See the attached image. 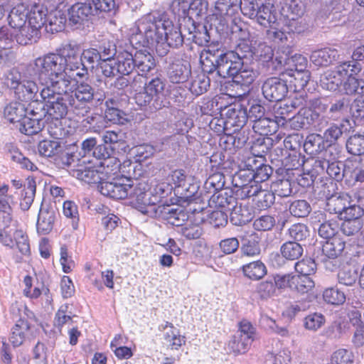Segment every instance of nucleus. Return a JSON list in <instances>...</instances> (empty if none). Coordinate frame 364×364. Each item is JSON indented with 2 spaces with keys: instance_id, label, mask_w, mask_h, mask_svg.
<instances>
[{
  "instance_id": "0eeeda50",
  "label": "nucleus",
  "mask_w": 364,
  "mask_h": 364,
  "mask_svg": "<svg viewBox=\"0 0 364 364\" xmlns=\"http://www.w3.org/2000/svg\"><path fill=\"white\" fill-rule=\"evenodd\" d=\"M240 174L234 177L233 181L235 183V186L238 188L236 191V196L241 199L255 196L256 205L257 208L262 210L267 209L273 204L274 200V196L272 193L262 190L260 185L257 184H243L237 181L240 179Z\"/></svg>"
},
{
  "instance_id": "f03ea898",
  "label": "nucleus",
  "mask_w": 364,
  "mask_h": 364,
  "mask_svg": "<svg viewBox=\"0 0 364 364\" xmlns=\"http://www.w3.org/2000/svg\"><path fill=\"white\" fill-rule=\"evenodd\" d=\"M172 186L166 181H153L151 186L144 181L136 183L134 196L136 205L144 214L153 217L165 218L172 213L173 209L169 205H159L162 199L172 191Z\"/></svg>"
},
{
  "instance_id": "680f3d73",
  "label": "nucleus",
  "mask_w": 364,
  "mask_h": 364,
  "mask_svg": "<svg viewBox=\"0 0 364 364\" xmlns=\"http://www.w3.org/2000/svg\"><path fill=\"white\" fill-rule=\"evenodd\" d=\"M251 344L248 343V340L245 341L241 336L235 334L229 341L228 347L231 352L235 354H240L247 352Z\"/></svg>"
},
{
  "instance_id": "c85d7f7f",
  "label": "nucleus",
  "mask_w": 364,
  "mask_h": 364,
  "mask_svg": "<svg viewBox=\"0 0 364 364\" xmlns=\"http://www.w3.org/2000/svg\"><path fill=\"white\" fill-rule=\"evenodd\" d=\"M230 221L235 225H243L252 219V213L250 208L242 203L235 200V205L229 210Z\"/></svg>"
},
{
  "instance_id": "e2e57ef3",
  "label": "nucleus",
  "mask_w": 364,
  "mask_h": 364,
  "mask_svg": "<svg viewBox=\"0 0 364 364\" xmlns=\"http://www.w3.org/2000/svg\"><path fill=\"white\" fill-rule=\"evenodd\" d=\"M14 237L19 252L24 256L29 255L31 252L30 245L26 233L22 230H16Z\"/></svg>"
},
{
  "instance_id": "09e8293b",
  "label": "nucleus",
  "mask_w": 364,
  "mask_h": 364,
  "mask_svg": "<svg viewBox=\"0 0 364 364\" xmlns=\"http://www.w3.org/2000/svg\"><path fill=\"white\" fill-rule=\"evenodd\" d=\"M314 285V282L310 277L294 275L292 290L301 294H308L313 289Z\"/></svg>"
},
{
  "instance_id": "603ef678",
  "label": "nucleus",
  "mask_w": 364,
  "mask_h": 364,
  "mask_svg": "<svg viewBox=\"0 0 364 364\" xmlns=\"http://www.w3.org/2000/svg\"><path fill=\"white\" fill-rule=\"evenodd\" d=\"M164 37L166 38V54L168 51V48L170 47H178L181 46L183 42V36L177 27H175L172 23V28L166 30V33L164 34Z\"/></svg>"
},
{
  "instance_id": "4468645a",
  "label": "nucleus",
  "mask_w": 364,
  "mask_h": 364,
  "mask_svg": "<svg viewBox=\"0 0 364 364\" xmlns=\"http://www.w3.org/2000/svg\"><path fill=\"white\" fill-rule=\"evenodd\" d=\"M288 92V87L284 80L271 77L267 79L262 85L264 97L269 101H280Z\"/></svg>"
},
{
  "instance_id": "2f4dec72",
  "label": "nucleus",
  "mask_w": 364,
  "mask_h": 364,
  "mask_svg": "<svg viewBox=\"0 0 364 364\" xmlns=\"http://www.w3.org/2000/svg\"><path fill=\"white\" fill-rule=\"evenodd\" d=\"M133 56L135 68H137L141 75L149 72L155 66L153 56L146 50H136Z\"/></svg>"
},
{
  "instance_id": "6ab92c4d",
  "label": "nucleus",
  "mask_w": 364,
  "mask_h": 364,
  "mask_svg": "<svg viewBox=\"0 0 364 364\" xmlns=\"http://www.w3.org/2000/svg\"><path fill=\"white\" fill-rule=\"evenodd\" d=\"M336 154H333L332 148L327 149L323 154V160L316 161V166H319L321 170H326V173L332 178L339 180L343 176L341 168L334 161Z\"/></svg>"
},
{
  "instance_id": "e433bc0d",
  "label": "nucleus",
  "mask_w": 364,
  "mask_h": 364,
  "mask_svg": "<svg viewBox=\"0 0 364 364\" xmlns=\"http://www.w3.org/2000/svg\"><path fill=\"white\" fill-rule=\"evenodd\" d=\"M304 149L306 151L311 154H316L328 149V146L324 141L323 138L320 134H310L307 136L304 142Z\"/></svg>"
},
{
  "instance_id": "1a4fd4ad",
  "label": "nucleus",
  "mask_w": 364,
  "mask_h": 364,
  "mask_svg": "<svg viewBox=\"0 0 364 364\" xmlns=\"http://www.w3.org/2000/svg\"><path fill=\"white\" fill-rule=\"evenodd\" d=\"M121 181H103L99 185L100 193L107 197L114 199H124L129 196L136 199L134 196V186L136 183H124V179Z\"/></svg>"
},
{
  "instance_id": "3c124183",
  "label": "nucleus",
  "mask_w": 364,
  "mask_h": 364,
  "mask_svg": "<svg viewBox=\"0 0 364 364\" xmlns=\"http://www.w3.org/2000/svg\"><path fill=\"white\" fill-rule=\"evenodd\" d=\"M281 253L287 259H297L302 255L303 247L297 242H287L282 246Z\"/></svg>"
},
{
  "instance_id": "69168bd1",
  "label": "nucleus",
  "mask_w": 364,
  "mask_h": 364,
  "mask_svg": "<svg viewBox=\"0 0 364 364\" xmlns=\"http://www.w3.org/2000/svg\"><path fill=\"white\" fill-rule=\"evenodd\" d=\"M342 127L341 126L333 124L330 126L323 133L322 136L328 146V149L332 148V151L335 150L331 144H334L338 139L342 135Z\"/></svg>"
},
{
  "instance_id": "39448f33",
  "label": "nucleus",
  "mask_w": 364,
  "mask_h": 364,
  "mask_svg": "<svg viewBox=\"0 0 364 364\" xmlns=\"http://www.w3.org/2000/svg\"><path fill=\"white\" fill-rule=\"evenodd\" d=\"M242 13L264 27L277 21V11L272 0H240Z\"/></svg>"
},
{
  "instance_id": "a18cd8bd",
  "label": "nucleus",
  "mask_w": 364,
  "mask_h": 364,
  "mask_svg": "<svg viewBox=\"0 0 364 364\" xmlns=\"http://www.w3.org/2000/svg\"><path fill=\"white\" fill-rule=\"evenodd\" d=\"M242 271L247 277L255 280L262 278L267 273L265 265L260 261H255L244 265Z\"/></svg>"
},
{
  "instance_id": "a878e982",
  "label": "nucleus",
  "mask_w": 364,
  "mask_h": 364,
  "mask_svg": "<svg viewBox=\"0 0 364 364\" xmlns=\"http://www.w3.org/2000/svg\"><path fill=\"white\" fill-rule=\"evenodd\" d=\"M236 198L228 191H218L210 198L209 204L217 208L229 212L235 205Z\"/></svg>"
},
{
  "instance_id": "412c9836",
  "label": "nucleus",
  "mask_w": 364,
  "mask_h": 364,
  "mask_svg": "<svg viewBox=\"0 0 364 364\" xmlns=\"http://www.w3.org/2000/svg\"><path fill=\"white\" fill-rule=\"evenodd\" d=\"M216 16L223 18L225 23L233 22L232 17L237 14L239 9L238 0H218L215 6Z\"/></svg>"
},
{
  "instance_id": "a19ab883",
  "label": "nucleus",
  "mask_w": 364,
  "mask_h": 364,
  "mask_svg": "<svg viewBox=\"0 0 364 364\" xmlns=\"http://www.w3.org/2000/svg\"><path fill=\"white\" fill-rule=\"evenodd\" d=\"M285 75L291 77L289 82L294 85L295 90L304 89L310 79V73L307 70H290L283 75Z\"/></svg>"
},
{
  "instance_id": "c9c22d12",
  "label": "nucleus",
  "mask_w": 364,
  "mask_h": 364,
  "mask_svg": "<svg viewBox=\"0 0 364 364\" xmlns=\"http://www.w3.org/2000/svg\"><path fill=\"white\" fill-rule=\"evenodd\" d=\"M345 248V242L340 237L328 240L323 245V253L329 259L339 257Z\"/></svg>"
},
{
  "instance_id": "5701e85b",
  "label": "nucleus",
  "mask_w": 364,
  "mask_h": 364,
  "mask_svg": "<svg viewBox=\"0 0 364 364\" xmlns=\"http://www.w3.org/2000/svg\"><path fill=\"white\" fill-rule=\"evenodd\" d=\"M47 9L40 4H34L28 9V25L38 31L46 22Z\"/></svg>"
},
{
  "instance_id": "c756f323",
  "label": "nucleus",
  "mask_w": 364,
  "mask_h": 364,
  "mask_svg": "<svg viewBox=\"0 0 364 364\" xmlns=\"http://www.w3.org/2000/svg\"><path fill=\"white\" fill-rule=\"evenodd\" d=\"M26 114L25 105L19 102H10L4 109V117L11 123L20 122Z\"/></svg>"
},
{
  "instance_id": "13d9d810",
  "label": "nucleus",
  "mask_w": 364,
  "mask_h": 364,
  "mask_svg": "<svg viewBox=\"0 0 364 364\" xmlns=\"http://www.w3.org/2000/svg\"><path fill=\"white\" fill-rule=\"evenodd\" d=\"M338 278L340 284L351 286L356 282L357 272L353 267L346 265L339 271Z\"/></svg>"
},
{
  "instance_id": "4be33fe9",
  "label": "nucleus",
  "mask_w": 364,
  "mask_h": 364,
  "mask_svg": "<svg viewBox=\"0 0 364 364\" xmlns=\"http://www.w3.org/2000/svg\"><path fill=\"white\" fill-rule=\"evenodd\" d=\"M16 40V32L11 27L3 26L0 28V62H6L13 53L8 48H11Z\"/></svg>"
},
{
  "instance_id": "37998d69",
  "label": "nucleus",
  "mask_w": 364,
  "mask_h": 364,
  "mask_svg": "<svg viewBox=\"0 0 364 364\" xmlns=\"http://www.w3.org/2000/svg\"><path fill=\"white\" fill-rule=\"evenodd\" d=\"M118 172L124 176L126 182H130L129 178H137L141 175V166L136 161L132 163L130 159H126L122 163L119 162Z\"/></svg>"
},
{
  "instance_id": "b1692460",
  "label": "nucleus",
  "mask_w": 364,
  "mask_h": 364,
  "mask_svg": "<svg viewBox=\"0 0 364 364\" xmlns=\"http://www.w3.org/2000/svg\"><path fill=\"white\" fill-rule=\"evenodd\" d=\"M284 121H286V119L283 117L278 119L277 117L271 119L262 117L253 124L252 128L255 132L260 135H269L277 132L280 122L282 125L284 124Z\"/></svg>"
},
{
  "instance_id": "20e7f679",
  "label": "nucleus",
  "mask_w": 364,
  "mask_h": 364,
  "mask_svg": "<svg viewBox=\"0 0 364 364\" xmlns=\"http://www.w3.org/2000/svg\"><path fill=\"white\" fill-rule=\"evenodd\" d=\"M218 55L215 59V63L210 59V56L215 55V52L208 48L202 52L200 55V63L203 69L207 72H212L216 70L218 74L222 77H232L242 67V57L240 53L235 51H228L225 53L218 50Z\"/></svg>"
},
{
  "instance_id": "4c0bfd02",
  "label": "nucleus",
  "mask_w": 364,
  "mask_h": 364,
  "mask_svg": "<svg viewBox=\"0 0 364 364\" xmlns=\"http://www.w3.org/2000/svg\"><path fill=\"white\" fill-rule=\"evenodd\" d=\"M7 154L11 159L18 164L22 168L30 171H35L37 167L26 157H25L19 151V149L12 144L6 145Z\"/></svg>"
},
{
  "instance_id": "f3484780",
  "label": "nucleus",
  "mask_w": 364,
  "mask_h": 364,
  "mask_svg": "<svg viewBox=\"0 0 364 364\" xmlns=\"http://www.w3.org/2000/svg\"><path fill=\"white\" fill-rule=\"evenodd\" d=\"M33 336L28 322L23 319H19L11 329L9 341L14 346L17 347L22 345L26 341L30 340Z\"/></svg>"
},
{
  "instance_id": "6e6552de",
  "label": "nucleus",
  "mask_w": 364,
  "mask_h": 364,
  "mask_svg": "<svg viewBox=\"0 0 364 364\" xmlns=\"http://www.w3.org/2000/svg\"><path fill=\"white\" fill-rule=\"evenodd\" d=\"M350 61L343 62L332 70H326L320 79V84L323 89L329 91H339L342 82L345 80L348 68Z\"/></svg>"
},
{
  "instance_id": "bb28decb",
  "label": "nucleus",
  "mask_w": 364,
  "mask_h": 364,
  "mask_svg": "<svg viewBox=\"0 0 364 364\" xmlns=\"http://www.w3.org/2000/svg\"><path fill=\"white\" fill-rule=\"evenodd\" d=\"M338 50L326 48L314 51L310 57L311 61L316 66H327L338 58Z\"/></svg>"
},
{
  "instance_id": "dca6fc26",
  "label": "nucleus",
  "mask_w": 364,
  "mask_h": 364,
  "mask_svg": "<svg viewBox=\"0 0 364 364\" xmlns=\"http://www.w3.org/2000/svg\"><path fill=\"white\" fill-rule=\"evenodd\" d=\"M95 14L90 0L86 3H77L69 10V20L74 25H80L90 20Z\"/></svg>"
},
{
  "instance_id": "864d4df0",
  "label": "nucleus",
  "mask_w": 364,
  "mask_h": 364,
  "mask_svg": "<svg viewBox=\"0 0 364 364\" xmlns=\"http://www.w3.org/2000/svg\"><path fill=\"white\" fill-rule=\"evenodd\" d=\"M346 148L351 154L359 156L364 154V136L355 134L347 141Z\"/></svg>"
},
{
  "instance_id": "7c9ffc66",
  "label": "nucleus",
  "mask_w": 364,
  "mask_h": 364,
  "mask_svg": "<svg viewBox=\"0 0 364 364\" xmlns=\"http://www.w3.org/2000/svg\"><path fill=\"white\" fill-rule=\"evenodd\" d=\"M28 9L23 4L15 6L9 15V26L14 30L19 29L28 25Z\"/></svg>"
},
{
  "instance_id": "2eb2a0df",
  "label": "nucleus",
  "mask_w": 364,
  "mask_h": 364,
  "mask_svg": "<svg viewBox=\"0 0 364 364\" xmlns=\"http://www.w3.org/2000/svg\"><path fill=\"white\" fill-rule=\"evenodd\" d=\"M43 114H38L31 110L28 114L19 122V130L26 135H33L38 133L44 127V121L41 119Z\"/></svg>"
},
{
  "instance_id": "473e14b6",
  "label": "nucleus",
  "mask_w": 364,
  "mask_h": 364,
  "mask_svg": "<svg viewBox=\"0 0 364 364\" xmlns=\"http://www.w3.org/2000/svg\"><path fill=\"white\" fill-rule=\"evenodd\" d=\"M115 65L117 73L122 75H129L135 68L133 55L127 51L120 53L117 56Z\"/></svg>"
},
{
  "instance_id": "49530a36",
  "label": "nucleus",
  "mask_w": 364,
  "mask_h": 364,
  "mask_svg": "<svg viewBox=\"0 0 364 364\" xmlns=\"http://www.w3.org/2000/svg\"><path fill=\"white\" fill-rule=\"evenodd\" d=\"M257 77V72L252 68L242 64V68L232 77V80L237 84L250 85Z\"/></svg>"
},
{
  "instance_id": "bf43d9fd",
  "label": "nucleus",
  "mask_w": 364,
  "mask_h": 364,
  "mask_svg": "<svg viewBox=\"0 0 364 364\" xmlns=\"http://www.w3.org/2000/svg\"><path fill=\"white\" fill-rule=\"evenodd\" d=\"M291 214L295 217L304 218L311 212V206L305 200H295L289 206Z\"/></svg>"
},
{
  "instance_id": "393cba45",
  "label": "nucleus",
  "mask_w": 364,
  "mask_h": 364,
  "mask_svg": "<svg viewBox=\"0 0 364 364\" xmlns=\"http://www.w3.org/2000/svg\"><path fill=\"white\" fill-rule=\"evenodd\" d=\"M55 219V210L42 206L37 221L38 232L43 235L49 233L53 229Z\"/></svg>"
},
{
  "instance_id": "5fc2aeb1",
  "label": "nucleus",
  "mask_w": 364,
  "mask_h": 364,
  "mask_svg": "<svg viewBox=\"0 0 364 364\" xmlns=\"http://www.w3.org/2000/svg\"><path fill=\"white\" fill-rule=\"evenodd\" d=\"M100 165L103 168L101 172L103 173L104 178L105 176H117L118 169L119 167V161L114 157H106L102 161L100 162Z\"/></svg>"
},
{
  "instance_id": "a211bd4d",
  "label": "nucleus",
  "mask_w": 364,
  "mask_h": 364,
  "mask_svg": "<svg viewBox=\"0 0 364 364\" xmlns=\"http://www.w3.org/2000/svg\"><path fill=\"white\" fill-rule=\"evenodd\" d=\"M103 173L95 169L90 164L88 166L80 164L73 171V176L87 183H97L100 185L104 181Z\"/></svg>"
},
{
  "instance_id": "774afa93",
  "label": "nucleus",
  "mask_w": 364,
  "mask_h": 364,
  "mask_svg": "<svg viewBox=\"0 0 364 364\" xmlns=\"http://www.w3.org/2000/svg\"><path fill=\"white\" fill-rule=\"evenodd\" d=\"M353 354L346 349H338L332 355V362L335 364H353Z\"/></svg>"
},
{
  "instance_id": "338daca9",
  "label": "nucleus",
  "mask_w": 364,
  "mask_h": 364,
  "mask_svg": "<svg viewBox=\"0 0 364 364\" xmlns=\"http://www.w3.org/2000/svg\"><path fill=\"white\" fill-rule=\"evenodd\" d=\"M349 101L343 97L335 103L332 104L329 109L328 114L329 117L333 119H337L340 118L343 114L346 112L348 107Z\"/></svg>"
},
{
  "instance_id": "ea45409f",
  "label": "nucleus",
  "mask_w": 364,
  "mask_h": 364,
  "mask_svg": "<svg viewBox=\"0 0 364 364\" xmlns=\"http://www.w3.org/2000/svg\"><path fill=\"white\" fill-rule=\"evenodd\" d=\"M14 31L16 32V41L20 45H28L36 42L40 36V31L30 28L29 25L14 30Z\"/></svg>"
},
{
  "instance_id": "8fccbe9b",
  "label": "nucleus",
  "mask_w": 364,
  "mask_h": 364,
  "mask_svg": "<svg viewBox=\"0 0 364 364\" xmlns=\"http://www.w3.org/2000/svg\"><path fill=\"white\" fill-rule=\"evenodd\" d=\"M36 181L28 179L21 196L20 205L22 210H28L32 204L36 193Z\"/></svg>"
},
{
  "instance_id": "aec40b11",
  "label": "nucleus",
  "mask_w": 364,
  "mask_h": 364,
  "mask_svg": "<svg viewBox=\"0 0 364 364\" xmlns=\"http://www.w3.org/2000/svg\"><path fill=\"white\" fill-rule=\"evenodd\" d=\"M191 75V66L188 63L177 60L169 66L168 76L173 83L186 82Z\"/></svg>"
},
{
  "instance_id": "58836bf2",
  "label": "nucleus",
  "mask_w": 364,
  "mask_h": 364,
  "mask_svg": "<svg viewBox=\"0 0 364 364\" xmlns=\"http://www.w3.org/2000/svg\"><path fill=\"white\" fill-rule=\"evenodd\" d=\"M348 204L349 197L348 195H334L327 198L326 209L331 213L338 214L340 217Z\"/></svg>"
},
{
  "instance_id": "052dcab7",
  "label": "nucleus",
  "mask_w": 364,
  "mask_h": 364,
  "mask_svg": "<svg viewBox=\"0 0 364 364\" xmlns=\"http://www.w3.org/2000/svg\"><path fill=\"white\" fill-rule=\"evenodd\" d=\"M323 296L325 301L333 305H340L346 301L345 294L336 288L326 289Z\"/></svg>"
},
{
  "instance_id": "9b49d317",
  "label": "nucleus",
  "mask_w": 364,
  "mask_h": 364,
  "mask_svg": "<svg viewBox=\"0 0 364 364\" xmlns=\"http://www.w3.org/2000/svg\"><path fill=\"white\" fill-rule=\"evenodd\" d=\"M360 70L361 66L358 63L350 61L346 77L338 92L348 95L362 93L364 90V82L355 77Z\"/></svg>"
},
{
  "instance_id": "423d86ee",
  "label": "nucleus",
  "mask_w": 364,
  "mask_h": 364,
  "mask_svg": "<svg viewBox=\"0 0 364 364\" xmlns=\"http://www.w3.org/2000/svg\"><path fill=\"white\" fill-rule=\"evenodd\" d=\"M311 105V108L301 109L296 115L289 119L292 129H307L310 125L321 127L327 123V121L321 116L327 109V106L318 99L313 100Z\"/></svg>"
},
{
  "instance_id": "c03bdc74",
  "label": "nucleus",
  "mask_w": 364,
  "mask_h": 364,
  "mask_svg": "<svg viewBox=\"0 0 364 364\" xmlns=\"http://www.w3.org/2000/svg\"><path fill=\"white\" fill-rule=\"evenodd\" d=\"M14 204V197L0 199V228L9 227L12 222V207Z\"/></svg>"
},
{
  "instance_id": "9d476101",
  "label": "nucleus",
  "mask_w": 364,
  "mask_h": 364,
  "mask_svg": "<svg viewBox=\"0 0 364 364\" xmlns=\"http://www.w3.org/2000/svg\"><path fill=\"white\" fill-rule=\"evenodd\" d=\"M68 48L72 49L73 52H75L77 59L80 60V62L82 63V65L85 68L87 71V74L82 79L86 77L88 75V70L87 67L85 65L84 62L92 65V66L96 63H98L100 65V63L101 62V55H100V51L98 50L93 48H89L84 49L82 52H80L79 46L74 43L65 44L58 50L57 53H49L48 54H53L61 57L63 55H65L64 52H65V50Z\"/></svg>"
},
{
  "instance_id": "0e129e2a",
  "label": "nucleus",
  "mask_w": 364,
  "mask_h": 364,
  "mask_svg": "<svg viewBox=\"0 0 364 364\" xmlns=\"http://www.w3.org/2000/svg\"><path fill=\"white\" fill-rule=\"evenodd\" d=\"M295 269L299 276L309 277L316 272V265L314 259L306 258L296 262Z\"/></svg>"
},
{
  "instance_id": "f257e3e1",
  "label": "nucleus",
  "mask_w": 364,
  "mask_h": 364,
  "mask_svg": "<svg viewBox=\"0 0 364 364\" xmlns=\"http://www.w3.org/2000/svg\"><path fill=\"white\" fill-rule=\"evenodd\" d=\"M63 56L44 54L33 60L29 73L43 86L40 90L41 102H44L48 114L53 119H61L68 111L74 112L75 100L71 88L73 81L82 79L85 68L70 48Z\"/></svg>"
},
{
  "instance_id": "cd10ccee",
  "label": "nucleus",
  "mask_w": 364,
  "mask_h": 364,
  "mask_svg": "<svg viewBox=\"0 0 364 364\" xmlns=\"http://www.w3.org/2000/svg\"><path fill=\"white\" fill-rule=\"evenodd\" d=\"M264 114V108L259 104H253L249 109L247 113L245 110H240L236 116L237 120L235 122V125L238 127H242L250 119L253 124L261 119Z\"/></svg>"
},
{
  "instance_id": "f8f14e48",
  "label": "nucleus",
  "mask_w": 364,
  "mask_h": 364,
  "mask_svg": "<svg viewBox=\"0 0 364 364\" xmlns=\"http://www.w3.org/2000/svg\"><path fill=\"white\" fill-rule=\"evenodd\" d=\"M31 62L30 64H31ZM31 65H29L27 68V73L30 75L32 79H28V77L24 75L23 80L20 85H18V88L15 90L14 93L16 97L21 100L25 102H32L34 103H37L41 102V97L39 95V89L38 86L35 82L34 80H37L33 75L29 73V68Z\"/></svg>"
},
{
  "instance_id": "79ce46f5",
  "label": "nucleus",
  "mask_w": 364,
  "mask_h": 364,
  "mask_svg": "<svg viewBox=\"0 0 364 364\" xmlns=\"http://www.w3.org/2000/svg\"><path fill=\"white\" fill-rule=\"evenodd\" d=\"M38 149L41 155L51 157L60 154L63 146L58 140H43L38 144Z\"/></svg>"
},
{
  "instance_id": "de8ad7c7",
  "label": "nucleus",
  "mask_w": 364,
  "mask_h": 364,
  "mask_svg": "<svg viewBox=\"0 0 364 364\" xmlns=\"http://www.w3.org/2000/svg\"><path fill=\"white\" fill-rule=\"evenodd\" d=\"M272 173V168L265 164L260 165L258 168H256V171L252 175L251 178L248 180V183L246 184H257L259 185V183L264 182L267 181L271 174ZM242 175L241 173H240ZM242 176H240L241 177ZM241 178L237 179V181L242 183ZM243 184H245L242 182Z\"/></svg>"
},
{
  "instance_id": "4d7b16f0",
  "label": "nucleus",
  "mask_w": 364,
  "mask_h": 364,
  "mask_svg": "<svg viewBox=\"0 0 364 364\" xmlns=\"http://www.w3.org/2000/svg\"><path fill=\"white\" fill-rule=\"evenodd\" d=\"M68 304L62 305L57 311L55 317V325L58 328H62L65 325L70 326L73 323L74 316L68 311Z\"/></svg>"
},
{
  "instance_id": "7ed1b4c3",
  "label": "nucleus",
  "mask_w": 364,
  "mask_h": 364,
  "mask_svg": "<svg viewBox=\"0 0 364 364\" xmlns=\"http://www.w3.org/2000/svg\"><path fill=\"white\" fill-rule=\"evenodd\" d=\"M172 28V21L168 19H156L149 15L140 19L136 28L132 29L130 42L133 46L147 47L155 49L156 53L164 56L166 55V30Z\"/></svg>"
},
{
  "instance_id": "f704fd0d",
  "label": "nucleus",
  "mask_w": 364,
  "mask_h": 364,
  "mask_svg": "<svg viewBox=\"0 0 364 364\" xmlns=\"http://www.w3.org/2000/svg\"><path fill=\"white\" fill-rule=\"evenodd\" d=\"M106 105L105 117L107 120L114 124H124L127 122V114L118 108L117 102L115 100H107Z\"/></svg>"
},
{
  "instance_id": "ddd939ff",
  "label": "nucleus",
  "mask_w": 364,
  "mask_h": 364,
  "mask_svg": "<svg viewBox=\"0 0 364 364\" xmlns=\"http://www.w3.org/2000/svg\"><path fill=\"white\" fill-rule=\"evenodd\" d=\"M70 92H73L75 105L77 106V107H75L74 113L79 116H84L88 112V107L86 104L93 100V88L87 83L82 82L77 85L75 90H73L72 87Z\"/></svg>"
},
{
  "instance_id": "6e6d98bb",
  "label": "nucleus",
  "mask_w": 364,
  "mask_h": 364,
  "mask_svg": "<svg viewBox=\"0 0 364 364\" xmlns=\"http://www.w3.org/2000/svg\"><path fill=\"white\" fill-rule=\"evenodd\" d=\"M154 153L155 149L149 144H141L132 149V154H133L134 160L138 164L151 157Z\"/></svg>"
},
{
  "instance_id": "72a5a7b5",
  "label": "nucleus",
  "mask_w": 364,
  "mask_h": 364,
  "mask_svg": "<svg viewBox=\"0 0 364 364\" xmlns=\"http://www.w3.org/2000/svg\"><path fill=\"white\" fill-rule=\"evenodd\" d=\"M164 333V340L172 350H178L179 347L186 343V338L180 334L179 331L171 323H167Z\"/></svg>"
}]
</instances>
